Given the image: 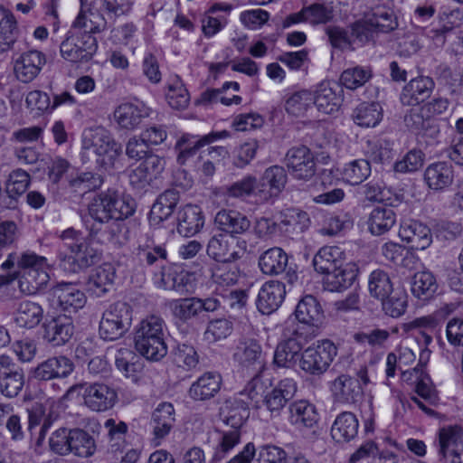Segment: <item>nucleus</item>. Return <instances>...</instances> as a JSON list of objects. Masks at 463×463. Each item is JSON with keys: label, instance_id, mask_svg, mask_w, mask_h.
I'll return each mask as SVG.
<instances>
[{"label": "nucleus", "instance_id": "f257e3e1", "mask_svg": "<svg viewBox=\"0 0 463 463\" xmlns=\"http://www.w3.org/2000/svg\"><path fill=\"white\" fill-rule=\"evenodd\" d=\"M98 231L99 229L93 226L88 235H83L80 231L74 228L61 232L59 238L62 246L69 251L59 253L60 265L63 269L76 273L100 260L101 250L93 239Z\"/></svg>", "mask_w": 463, "mask_h": 463}, {"label": "nucleus", "instance_id": "f03ea898", "mask_svg": "<svg viewBox=\"0 0 463 463\" xmlns=\"http://www.w3.org/2000/svg\"><path fill=\"white\" fill-rule=\"evenodd\" d=\"M15 266L19 269L16 279L23 294L33 295L47 286L50 276L45 257L32 250L9 253L6 260L2 263V268L8 269Z\"/></svg>", "mask_w": 463, "mask_h": 463}, {"label": "nucleus", "instance_id": "7ed1b4c3", "mask_svg": "<svg viewBox=\"0 0 463 463\" xmlns=\"http://www.w3.org/2000/svg\"><path fill=\"white\" fill-rule=\"evenodd\" d=\"M82 157L94 159L105 170L112 169L122 153V146L102 127L90 128L82 135Z\"/></svg>", "mask_w": 463, "mask_h": 463}, {"label": "nucleus", "instance_id": "20e7f679", "mask_svg": "<svg viewBox=\"0 0 463 463\" xmlns=\"http://www.w3.org/2000/svg\"><path fill=\"white\" fill-rule=\"evenodd\" d=\"M89 215L97 223H108L111 220H123L135 212L134 203L118 193L108 191L95 196L88 206Z\"/></svg>", "mask_w": 463, "mask_h": 463}, {"label": "nucleus", "instance_id": "39448f33", "mask_svg": "<svg viewBox=\"0 0 463 463\" xmlns=\"http://www.w3.org/2000/svg\"><path fill=\"white\" fill-rule=\"evenodd\" d=\"M132 324V307L126 302L118 301L109 305L102 313L99 334L106 341L122 337Z\"/></svg>", "mask_w": 463, "mask_h": 463}, {"label": "nucleus", "instance_id": "423d86ee", "mask_svg": "<svg viewBox=\"0 0 463 463\" xmlns=\"http://www.w3.org/2000/svg\"><path fill=\"white\" fill-rule=\"evenodd\" d=\"M337 355L336 345L329 339L319 340L300 354L299 368L311 376H321Z\"/></svg>", "mask_w": 463, "mask_h": 463}, {"label": "nucleus", "instance_id": "0eeeda50", "mask_svg": "<svg viewBox=\"0 0 463 463\" xmlns=\"http://www.w3.org/2000/svg\"><path fill=\"white\" fill-rule=\"evenodd\" d=\"M97 49V39L90 33H71L60 45L61 57L71 63L90 61Z\"/></svg>", "mask_w": 463, "mask_h": 463}, {"label": "nucleus", "instance_id": "6e6552de", "mask_svg": "<svg viewBox=\"0 0 463 463\" xmlns=\"http://www.w3.org/2000/svg\"><path fill=\"white\" fill-rule=\"evenodd\" d=\"M78 388L83 389V403L92 411L104 412L116 404L118 398L116 391L105 383L72 385L68 389L67 394L73 392Z\"/></svg>", "mask_w": 463, "mask_h": 463}, {"label": "nucleus", "instance_id": "1a4fd4ad", "mask_svg": "<svg viewBox=\"0 0 463 463\" xmlns=\"http://www.w3.org/2000/svg\"><path fill=\"white\" fill-rule=\"evenodd\" d=\"M285 165L296 180L309 181L317 173L316 158L305 146L290 148L285 156Z\"/></svg>", "mask_w": 463, "mask_h": 463}, {"label": "nucleus", "instance_id": "9d476101", "mask_svg": "<svg viewBox=\"0 0 463 463\" xmlns=\"http://www.w3.org/2000/svg\"><path fill=\"white\" fill-rule=\"evenodd\" d=\"M207 254L218 262H232L241 259L245 247L232 236L218 233L211 237L206 248Z\"/></svg>", "mask_w": 463, "mask_h": 463}, {"label": "nucleus", "instance_id": "9b49d317", "mask_svg": "<svg viewBox=\"0 0 463 463\" xmlns=\"http://www.w3.org/2000/svg\"><path fill=\"white\" fill-rule=\"evenodd\" d=\"M462 434V429L458 426H449L439 430L438 441L439 461L463 463Z\"/></svg>", "mask_w": 463, "mask_h": 463}, {"label": "nucleus", "instance_id": "f8f14e48", "mask_svg": "<svg viewBox=\"0 0 463 463\" xmlns=\"http://www.w3.org/2000/svg\"><path fill=\"white\" fill-rule=\"evenodd\" d=\"M296 392L297 383L293 379H282L274 388L266 392L262 404L270 412L271 416L277 417L294 397Z\"/></svg>", "mask_w": 463, "mask_h": 463}, {"label": "nucleus", "instance_id": "ddd939ff", "mask_svg": "<svg viewBox=\"0 0 463 463\" xmlns=\"http://www.w3.org/2000/svg\"><path fill=\"white\" fill-rule=\"evenodd\" d=\"M155 284L165 290H173L183 295L194 289V275L184 269H163L156 275Z\"/></svg>", "mask_w": 463, "mask_h": 463}, {"label": "nucleus", "instance_id": "4468645a", "mask_svg": "<svg viewBox=\"0 0 463 463\" xmlns=\"http://www.w3.org/2000/svg\"><path fill=\"white\" fill-rule=\"evenodd\" d=\"M164 158L149 154L129 174L130 184L136 188H144L156 179L165 168Z\"/></svg>", "mask_w": 463, "mask_h": 463}, {"label": "nucleus", "instance_id": "2eb2a0df", "mask_svg": "<svg viewBox=\"0 0 463 463\" xmlns=\"http://www.w3.org/2000/svg\"><path fill=\"white\" fill-rule=\"evenodd\" d=\"M232 357L242 369L260 371L263 368L262 348L255 339L245 338L240 340Z\"/></svg>", "mask_w": 463, "mask_h": 463}, {"label": "nucleus", "instance_id": "dca6fc26", "mask_svg": "<svg viewBox=\"0 0 463 463\" xmlns=\"http://www.w3.org/2000/svg\"><path fill=\"white\" fill-rule=\"evenodd\" d=\"M330 391L335 402L354 404L363 395V389L356 378L340 374L330 383Z\"/></svg>", "mask_w": 463, "mask_h": 463}, {"label": "nucleus", "instance_id": "f3484780", "mask_svg": "<svg viewBox=\"0 0 463 463\" xmlns=\"http://www.w3.org/2000/svg\"><path fill=\"white\" fill-rule=\"evenodd\" d=\"M435 88L434 80L428 76L411 79L402 89L400 99L404 106H417L428 99Z\"/></svg>", "mask_w": 463, "mask_h": 463}, {"label": "nucleus", "instance_id": "a211bd4d", "mask_svg": "<svg viewBox=\"0 0 463 463\" xmlns=\"http://www.w3.org/2000/svg\"><path fill=\"white\" fill-rule=\"evenodd\" d=\"M46 63L45 55L36 50L22 53L14 62V73L22 82H31L34 80Z\"/></svg>", "mask_w": 463, "mask_h": 463}, {"label": "nucleus", "instance_id": "6ab92c4d", "mask_svg": "<svg viewBox=\"0 0 463 463\" xmlns=\"http://www.w3.org/2000/svg\"><path fill=\"white\" fill-rule=\"evenodd\" d=\"M287 181L288 175L283 166H269L265 170L256 194L263 201L277 197L285 188Z\"/></svg>", "mask_w": 463, "mask_h": 463}, {"label": "nucleus", "instance_id": "aec40b11", "mask_svg": "<svg viewBox=\"0 0 463 463\" xmlns=\"http://www.w3.org/2000/svg\"><path fill=\"white\" fill-rule=\"evenodd\" d=\"M399 236L402 241H406L411 249L423 250L432 242V234L430 229L414 220L404 221L402 222Z\"/></svg>", "mask_w": 463, "mask_h": 463}, {"label": "nucleus", "instance_id": "412c9836", "mask_svg": "<svg viewBox=\"0 0 463 463\" xmlns=\"http://www.w3.org/2000/svg\"><path fill=\"white\" fill-rule=\"evenodd\" d=\"M286 296V286L277 280H270L260 288L256 305L262 314L269 315L276 311L282 304Z\"/></svg>", "mask_w": 463, "mask_h": 463}, {"label": "nucleus", "instance_id": "4be33fe9", "mask_svg": "<svg viewBox=\"0 0 463 463\" xmlns=\"http://www.w3.org/2000/svg\"><path fill=\"white\" fill-rule=\"evenodd\" d=\"M150 112V109L142 102H128L119 105L114 112V117L121 128L133 130L149 117Z\"/></svg>", "mask_w": 463, "mask_h": 463}, {"label": "nucleus", "instance_id": "5701e85b", "mask_svg": "<svg viewBox=\"0 0 463 463\" xmlns=\"http://www.w3.org/2000/svg\"><path fill=\"white\" fill-rule=\"evenodd\" d=\"M73 330L71 317L58 316L43 324V338L54 346L62 345L71 338Z\"/></svg>", "mask_w": 463, "mask_h": 463}, {"label": "nucleus", "instance_id": "b1692460", "mask_svg": "<svg viewBox=\"0 0 463 463\" xmlns=\"http://www.w3.org/2000/svg\"><path fill=\"white\" fill-rule=\"evenodd\" d=\"M229 136L230 133L227 130L211 132L196 140H194V137L184 135L175 145V148L179 151L177 160L180 164H184L185 160L195 155L202 146L213 143L218 139L226 138Z\"/></svg>", "mask_w": 463, "mask_h": 463}, {"label": "nucleus", "instance_id": "393cba45", "mask_svg": "<svg viewBox=\"0 0 463 463\" xmlns=\"http://www.w3.org/2000/svg\"><path fill=\"white\" fill-rule=\"evenodd\" d=\"M358 269L353 262H345L323 278V287L330 292H342L352 286Z\"/></svg>", "mask_w": 463, "mask_h": 463}, {"label": "nucleus", "instance_id": "a878e982", "mask_svg": "<svg viewBox=\"0 0 463 463\" xmlns=\"http://www.w3.org/2000/svg\"><path fill=\"white\" fill-rule=\"evenodd\" d=\"M220 414L226 425L240 430L250 416L249 402L238 395L229 398L221 407Z\"/></svg>", "mask_w": 463, "mask_h": 463}, {"label": "nucleus", "instance_id": "bb28decb", "mask_svg": "<svg viewBox=\"0 0 463 463\" xmlns=\"http://www.w3.org/2000/svg\"><path fill=\"white\" fill-rule=\"evenodd\" d=\"M341 91V88L336 84L322 82L313 95V104L322 113L333 114L338 111L343 101Z\"/></svg>", "mask_w": 463, "mask_h": 463}, {"label": "nucleus", "instance_id": "cd10ccee", "mask_svg": "<svg viewBox=\"0 0 463 463\" xmlns=\"http://www.w3.org/2000/svg\"><path fill=\"white\" fill-rule=\"evenodd\" d=\"M424 181L431 190L440 191L449 187L454 181L452 165L446 161L429 165L424 171Z\"/></svg>", "mask_w": 463, "mask_h": 463}, {"label": "nucleus", "instance_id": "c85d7f7f", "mask_svg": "<svg viewBox=\"0 0 463 463\" xmlns=\"http://www.w3.org/2000/svg\"><path fill=\"white\" fill-rule=\"evenodd\" d=\"M74 370V364L66 356H55L41 363L34 371L39 380L49 381L55 378H66Z\"/></svg>", "mask_w": 463, "mask_h": 463}, {"label": "nucleus", "instance_id": "c756f323", "mask_svg": "<svg viewBox=\"0 0 463 463\" xmlns=\"http://www.w3.org/2000/svg\"><path fill=\"white\" fill-rule=\"evenodd\" d=\"M214 222L220 231L227 235L231 234L232 237L244 233L250 227V220L235 210H220L214 217Z\"/></svg>", "mask_w": 463, "mask_h": 463}, {"label": "nucleus", "instance_id": "7c9ffc66", "mask_svg": "<svg viewBox=\"0 0 463 463\" xmlns=\"http://www.w3.org/2000/svg\"><path fill=\"white\" fill-rule=\"evenodd\" d=\"M175 422L174 406L169 402L160 403L153 411L150 422L157 445L170 433Z\"/></svg>", "mask_w": 463, "mask_h": 463}, {"label": "nucleus", "instance_id": "2f4dec72", "mask_svg": "<svg viewBox=\"0 0 463 463\" xmlns=\"http://www.w3.org/2000/svg\"><path fill=\"white\" fill-rule=\"evenodd\" d=\"M346 262L345 251L337 246H325L314 256L312 264L315 270L326 275Z\"/></svg>", "mask_w": 463, "mask_h": 463}, {"label": "nucleus", "instance_id": "473e14b6", "mask_svg": "<svg viewBox=\"0 0 463 463\" xmlns=\"http://www.w3.org/2000/svg\"><path fill=\"white\" fill-rule=\"evenodd\" d=\"M424 107L412 109L404 117L406 127L417 135L434 137L439 133L437 121L428 113Z\"/></svg>", "mask_w": 463, "mask_h": 463}, {"label": "nucleus", "instance_id": "72a5a7b5", "mask_svg": "<svg viewBox=\"0 0 463 463\" xmlns=\"http://www.w3.org/2000/svg\"><path fill=\"white\" fill-rule=\"evenodd\" d=\"M179 200L180 194L176 189H168L162 193L151 208L149 214L151 225H159L167 220L174 213Z\"/></svg>", "mask_w": 463, "mask_h": 463}, {"label": "nucleus", "instance_id": "f704fd0d", "mask_svg": "<svg viewBox=\"0 0 463 463\" xmlns=\"http://www.w3.org/2000/svg\"><path fill=\"white\" fill-rule=\"evenodd\" d=\"M289 421L299 430L317 427L318 422V413L316 407L307 401L300 400L289 406Z\"/></svg>", "mask_w": 463, "mask_h": 463}, {"label": "nucleus", "instance_id": "c9c22d12", "mask_svg": "<svg viewBox=\"0 0 463 463\" xmlns=\"http://www.w3.org/2000/svg\"><path fill=\"white\" fill-rule=\"evenodd\" d=\"M60 308L68 313L77 312L86 304L85 294L71 284L57 286L53 290Z\"/></svg>", "mask_w": 463, "mask_h": 463}, {"label": "nucleus", "instance_id": "e433bc0d", "mask_svg": "<svg viewBox=\"0 0 463 463\" xmlns=\"http://www.w3.org/2000/svg\"><path fill=\"white\" fill-rule=\"evenodd\" d=\"M177 221V231L185 237L194 236L199 232L204 223L202 210L193 204H186L178 212Z\"/></svg>", "mask_w": 463, "mask_h": 463}, {"label": "nucleus", "instance_id": "4c0bfd02", "mask_svg": "<svg viewBox=\"0 0 463 463\" xmlns=\"http://www.w3.org/2000/svg\"><path fill=\"white\" fill-rule=\"evenodd\" d=\"M221 384V375L217 373L208 372L191 385L188 393L194 401L209 400L220 391Z\"/></svg>", "mask_w": 463, "mask_h": 463}, {"label": "nucleus", "instance_id": "58836bf2", "mask_svg": "<svg viewBox=\"0 0 463 463\" xmlns=\"http://www.w3.org/2000/svg\"><path fill=\"white\" fill-rule=\"evenodd\" d=\"M303 344L298 339V333L281 341L274 353V364L279 367L290 368L298 359Z\"/></svg>", "mask_w": 463, "mask_h": 463}, {"label": "nucleus", "instance_id": "ea45409f", "mask_svg": "<svg viewBox=\"0 0 463 463\" xmlns=\"http://www.w3.org/2000/svg\"><path fill=\"white\" fill-rule=\"evenodd\" d=\"M116 279V269L111 263H103L90 276L88 288L97 297L110 291Z\"/></svg>", "mask_w": 463, "mask_h": 463}, {"label": "nucleus", "instance_id": "a19ab883", "mask_svg": "<svg viewBox=\"0 0 463 463\" xmlns=\"http://www.w3.org/2000/svg\"><path fill=\"white\" fill-rule=\"evenodd\" d=\"M359 429V421L351 411L341 412L331 427V436L336 442H348L354 439Z\"/></svg>", "mask_w": 463, "mask_h": 463}, {"label": "nucleus", "instance_id": "79ce46f5", "mask_svg": "<svg viewBox=\"0 0 463 463\" xmlns=\"http://www.w3.org/2000/svg\"><path fill=\"white\" fill-rule=\"evenodd\" d=\"M288 262V254L279 247H273L265 250L259 258V267L261 272L269 276L283 273Z\"/></svg>", "mask_w": 463, "mask_h": 463}, {"label": "nucleus", "instance_id": "37998d69", "mask_svg": "<svg viewBox=\"0 0 463 463\" xmlns=\"http://www.w3.org/2000/svg\"><path fill=\"white\" fill-rule=\"evenodd\" d=\"M396 223V213L393 209L377 206L369 214L367 224L369 232L375 236L388 232Z\"/></svg>", "mask_w": 463, "mask_h": 463}, {"label": "nucleus", "instance_id": "c03bdc74", "mask_svg": "<svg viewBox=\"0 0 463 463\" xmlns=\"http://www.w3.org/2000/svg\"><path fill=\"white\" fill-rule=\"evenodd\" d=\"M437 326L438 319L434 316L429 315L416 317L411 321L402 324L401 329L407 335L416 337L420 335L421 339L419 340V342L427 346L432 341V337L429 332L433 331Z\"/></svg>", "mask_w": 463, "mask_h": 463}, {"label": "nucleus", "instance_id": "a18cd8bd", "mask_svg": "<svg viewBox=\"0 0 463 463\" xmlns=\"http://www.w3.org/2000/svg\"><path fill=\"white\" fill-rule=\"evenodd\" d=\"M166 334L167 328L165 320L159 316L150 315L142 319L137 326L134 342L166 336Z\"/></svg>", "mask_w": 463, "mask_h": 463}, {"label": "nucleus", "instance_id": "49530a36", "mask_svg": "<svg viewBox=\"0 0 463 463\" xmlns=\"http://www.w3.org/2000/svg\"><path fill=\"white\" fill-rule=\"evenodd\" d=\"M383 118V109L377 102H363L353 111L354 122L362 128H373L379 124Z\"/></svg>", "mask_w": 463, "mask_h": 463}, {"label": "nucleus", "instance_id": "de8ad7c7", "mask_svg": "<svg viewBox=\"0 0 463 463\" xmlns=\"http://www.w3.org/2000/svg\"><path fill=\"white\" fill-rule=\"evenodd\" d=\"M43 317V309L35 302L25 300L19 304L14 321L20 327L33 328L39 325Z\"/></svg>", "mask_w": 463, "mask_h": 463}, {"label": "nucleus", "instance_id": "09e8293b", "mask_svg": "<svg viewBox=\"0 0 463 463\" xmlns=\"http://www.w3.org/2000/svg\"><path fill=\"white\" fill-rule=\"evenodd\" d=\"M137 257L142 264L152 266L162 263L167 259V251L164 245L156 244L153 240L146 239L143 242H139L137 248Z\"/></svg>", "mask_w": 463, "mask_h": 463}, {"label": "nucleus", "instance_id": "8fccbe9b", "mask_svg": "<svg viewBox=\"0 0 463 463\" xmlns=\"http://www.w3.org/2000/svg\"><path fill=\"white\" fill-rule=\"evenodd\" d=\"M116 367L126 376L135 380L137 373L142 371L141 359L129 348L122 347L115 354Z\"/></svg>", "mask_w": 463, "mask_h": 463}, {"label": "nucleus", "instance_id": "3c124183", "mask_svg": "<svg viewBox=\"0 0 463 463\" xmlns=\"http://www.w3.org/2000/svg\"><path fill=\"white\" fill-rule=\"evenodd\" d=\"M166 336L134 342L136 351L148 361L157 362L167 354Z\"/></svg>", "mask_w": 463, "mask_h": 463}, {"label": "nucleus", "instance_id": "603ef678", "mask_svg": "<svg viewBox=\"0 0 463 463\" xmlns=\"http://www.w3.org/2000/svg\"><path fill=\"white\" fill-rule=\"evenodd\" d=\"M295 313L297 319L303 324L315 325L323 317L319 302L311 295H307L298 302Z\"/></svg>", "mask_w": 463, "mask_h": 463}, {"label": "nucleus", "instance_id": "864d4df0", "mask_svg": "<svg viewBox=\"0 0 463 463\" xmlns=\"http://www.w3.org/2000/svg\"><path fill=\"white\" fill-rule=\"evenodd\" d=\"M71 453L84 458L92 457L97 449L94 438L81 429L71 430Z\"/></svg>", "mask_w": 463, "mask_h": 463}, {"label": "nucleus", "instance_id": "5fc2aeb1", "mask_svg": "<svg viewBox=\"0 0 463 463\" xmlns=\"http://www.w3.org/2000/svg\"><path fill=\"white\" fill-rule=\"evenodd\" d=\"M171 311L175 319L186 323L195 318L201 313L200 298H186L171 302Z\"/></svg>", "mask_w": 463, "mask_h": 463}, {"label": "nucleus", "instance_id": "6e6d98bb", "mask_svg": "<svg viewBox=\"0 0 463 463\" xmlns=\"http://www.w3.org/2000/svg\"><path fill=\"white\" fill-rule=\"evenodd\" d=\"M102 183L101 176L92 172H79L69 179L70 188L81 195L99 188Z\"/></svg>", "mask_w": 463, "mask_h": 463}, {"label": "nucleus", "instance_id": "4d7b16f0", "mask_svg": "<svg viewBox=\"0 0 463 463\" xmlns=\"http://www.w3.org/2000/svg\"><path fill=\"white\" fill-rule=\"evenodd\" d=\"M370 295L378 299H384L392 293L393 287L390 276L383 269H375L368 278Z\"/></svg>", "mask_w": 463, "mask_h": 463}, {"label": "nucleus", "instance_id": "13d9d810", "mask_svg": "<svg viewBox=\"0 0 463 463\" xmlns=\"http://www.w3.org/2000/svg\"><path fill=\"white\" fill-rule=\"evenodd\" d=\"M370 162L366 159H355L345 165L344 179L352 185L360 184L371 175Z\"/></svg>", "mask_w": 463, "mask_h": 463}, {"label": "nucleus", "instance_id": "bf43d9fd", "mask_svg": "<svg viewBox=\"0 0 463 463\" xmlns=\"http://www.w3.org/2000/svg\"><path fill=\"white\" fill-rule=\"evenodd\" d=\"M267 386L261 379L259 373L247 383L243 391L238 393L239 397H242L249 402L250 407L256 409L260 408L264 395L266 394Z\"/></svg>", "mask_w": 463, "mask_h": 463}, {"label": "nucleus", "instance_id": "052dcab7", "mask_svg": "<svg viewBox=\"0 0 463 463\" xmlns=\"http://www.w3.org/2000/svg\"><path fill=\"white\" fill-rule=\"evenodd\" d=\"M24 385V373L23 370L15 372L0 373V393L7 398L16 397Z\"/></svg>", "mask_w": 463, "mask_h": 463}, {"label": "nucleus", "instance_id": "680f3d73", "mask_svg": "<svg viewBox=\"0 0 463 463\" xmlns=\"http://www.w3.org/2000/svg\"><path fill=\"white\" fill-rule=\"evenodd\" d=\"M434 275L430 271H420L414 274L411 282V293L418 298H428L437 289Z\"/></svg>", "mask_w": 463, "mask_h": 463}, {"label": "nucleus", "instance_id": "e2e57ef3", "mask_svg": "<svg viewBox=\"0 0 463 463\" xmlns=\"http://www.w3.org/2000/svg\"><path fill=\"white\" fill-rule=\"evenodd\" d=\"M373 76L370 67L355 66L345 70L340 76L341 84L349 90L364 86Z\"/></svg>", "mask_w": 463, "mask_h": 463}, {"label": "nucleus", "instance_id": "0e129e2a", "mask_svg": "<svg viewBox=\"0 0 463 463\" xmlns=\"http://www.w3.org/2000/svg\"><path fill=\"white\" fill-rule=\"evenodd\" d=\"M166 99L170 107L184 109L190 101V95L179 77H175L168 84Z\"/></svg>", "mask_w": 463, "mask_h": 463}, {"label": "nucleus", "instance_id": "69168bd1", "mask_svg": "<svg viewBox=\"0 0 463 463\" xmlns=\"http://www.w3.org/2000/svg\"><path fill=\"white\" fill-rule=\"evenodd\" d=\"M106 25L105 18L99 13H90L89 16L80 13L74 22L75 27L83 29L82 32H79L80 33H90L91 35L104 31Z\"/></svg>", "mask_w": 463, "mask_h": 463}, {"label": "nucleus", "instance_id": "338daca9", "mask_svg": "<svg viewBox=\"0 0 463 463\" xmlns=\"http://www.w3.org/2000/svg\"><path fill=\"white\" fill-rule=\"evenodd\" d=\"M313 94L309 91L296 92L286 100L285 109L293 116H302L313 104Z\"/></svg>", "mask_w": 463, "mask_h": 463}, {"label": "nucleus", "instance_id": "774afa93", "mask_svg": "<svg viewBox=\"0 0 463 463\" xmlns=\"http://www.w3.org/2000/svg\"><path fill=\"white\" fill-rule=\"evenodd\" d=\"M382 301L383 309L392 317H399L405 313L407 307V295L403 291H394Z\"/></svg>", "mask_w": 463, "mask_h": 463}]
</instances>
